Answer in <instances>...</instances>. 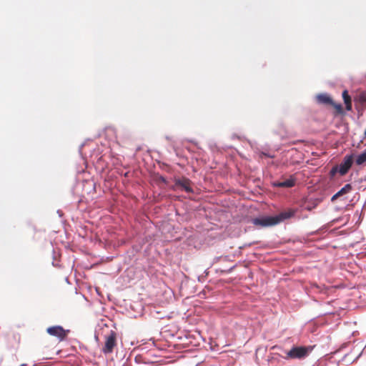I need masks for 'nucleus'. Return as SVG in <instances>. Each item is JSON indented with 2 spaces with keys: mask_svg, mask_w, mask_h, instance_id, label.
<instances>
[{
  "mask_svg": "<svg viewBox=\"0 0 366 366\" xmlns=\"http://www.w3.org/2000/svg\"><path fill=\"white\" fill-rule=\"evenodd\" d=\"M295 214V211L290 209L288 211L282 212L274 216H261L253 218L251 222L257 229L262 227H271L280 224V222L291 218Z\"/></svg>",
  "mask_w": 366,
  "mask_h": 366,
  "instance_id": "obj_1",
  "label": "nucleus"
},
{
  "mask_svg": "<svg viewBox=\"0 0 366 366\" xmlns=\"http://www.w3.org/2000/svg\"><path fill=\"white\" fill-rule=\"evenodd\" d=\"M312 349V346L293 347L287 352V357L290 359H302L307 357Z\"/></svg>",
  "mask_w": 366,
  "mask_h": 366,
  "instance_id": "obj_2",
  "label": "nucleus"
},
{
  "mask_svg": "<svg viewBox=\"0 0 366 366\" xmlns=\"http://www.w3.org/2000/svg\"><path fill=\"white\" fill-rule=\"evenodd\" d=\"M46 331L51 336L56 337L59 341L64 340L69 332V330L66 331L60 325L48 327Z\"/></svg>",
  "mask_w": 366,
  "mask_h": 366,
  "instance_id": "obj_3",
  "label": "nucleus"
},
{
  "mask_svg": "<svg viewBox=\"0 0 366 366\" xmlns=\"http://www.w3.org/2000/svg\"><path fill=\"white\" fill-rule=\"evenodd\" d=\"M353 163L352 155H346L342 163L338 167V172L341 175H345L350 169Z\"/></svg>",
  "mask_w": 366,
  "mask_h": 366,
  "instance_id": "obj_4",
  "label": "nucleus"
},
{
  "mask_svg": "<svg viewBox=\"0 0 366 366\" xmlns=\"http://www.w3.org/2000/svg\"><path fill=\"white\" fill-rule=\"evenodd\" d=\"M116 345V337L114 332H111L110 335L107 337L104 347L102 351L105 354L111 353Z\"/></svg>",
  "mask_w": 366,
  "mask_h": 366,
  "instance_id": "obj_5",
  "label": "nucleus"
},
{
  "mask_svg": "<svg viewBox=\"0 0 366 366\" xmlns=\"http://www.w3.org/2000/svg\"><path fill=\"white\" fill-rule=\"evenodd\" d=\"M352 190V186L350 184H347L345 185L340 191H338L335 194H334L331 200L335 201L338 197H340L343 194L349 193Z\"/></svg>",
  "mask_w": 366,
  "mask_h": 366,
  "instance_id": "obj_6",
  "label": "nucleus"
},
{
  "mask_svg": "<svg viewBox=\"0 0 366 366\" xmlns=\"http://www.w3.org/2000/svg\"><path fill=\"white\" fill-rule=\"evenodd\" d=\"M317 101L320 104H332V100L330 97L327 94H320L316 97Z\"/></svg>",
  "mask_w": 366,
  "mask_h": 366,
  "instance_id": "obj_7",
  "label": "nucleus"
},
{
  "mask_svg": "<svg viewBox=\"0 0 366 366\" xmlns=\"http://www.w3.org/2000/svg\"><path fill=\"white\" fill-rule=\"evenodd\" d=\"M176 184L188 193L192 192V189L190 187L188 180H177Z\"/></svg>",
  "mask_w": 366,
  "mask_h": 366,
  "instance_id": "obj_8",
  "label": "nucleus"
},
{
  "mask_svg": "<svg viewBox=\"0 0 366 366\" xmlns=\"http://www.w3.org/2000/svg\"><path fill=\"white\" fill-rule=\"evenodd\" d=\"M281 182L282 187H292L295 184V178L293 176H290L289 179Z\"/></svg>",
  "mask_w": 366,
  "mask_h": 366,
  "instance_id": "obj_9",
  "label": "nucleus"
},
{
  "mask_svg": "<svg viewBox=\"0 0 366 366\" xmlns=\"http://www.w3.org/2000/svg\"><path fill=\"white\" fill-rule=\"evenodd\" d=\"M366 162V151L357 155L355 159V163L357 165H362Z\"/></svg>",
  "mask_w": 366,
  "mask_h": 366,
  "instance_id": "obj_10",
  "label": "nucleus"
},
{
  "mask_svg": "<svg viewBox=\"0 0 366 366\" xmlns=\"http://www.w3.org/2000/svg\"><path fill=\"white\" fill-rule=\"evenodd\" d=\"M342 97H343V99H344V102H345V104L347 105V109H350V108H351V99H350V96L348 95V93H347V90H345L342 92Z\"/></svg>",
  "mask_w": 366,
  "mask_h": 366,
  "instance_id": "obj_11",
  "label": "nucleus"
},
{
  "mask_svg": "<svg viewBox=\"0 0 366 366\" xmlns=\"http://www.w3.org/2000/svg\"><path fill=\"white\" fill-rule=\"evenodd\" d=\"M337 172H338V167H334L332 168L330 171V174L332 176L335 175Z\"/></svg>",
  "mask_w": 366,
  "mask_h": 366,
  "instance_id": "obj_12",
  "label": "nucleus"
},
{
  "mask_svg": "<svg viewBox=\"0 0 366 366\" xmlns=\"http://www.w3.org/2000/svg\"><path fill=\"white\" fill-rule=\"evenodd\" d=\"M272 185L276 187H282L281 181L274 182Z\"/></svg>",
  "mask_w": 366,
  "mask_h": 366,
  "instance_id": "obj_13",
  "label": "nucleus"
},
{
  "mask_svg": "<svg viewBox=\"0 0 366 366\" xmlns=\"http://www.w3.org/2000/svg\"><path fill=\"white\" fill-rule=\"evenodd\" d=\"M262 155H264V156H267L268 157H270V158H273L274 157V155H270V154H267L266 153H262Z\"/></svg>",
  "mask_w": 366,
  "mask_h": 366,
  "instance_id": "obj_14",
  "label": "nucleus"
}]
</instances>
